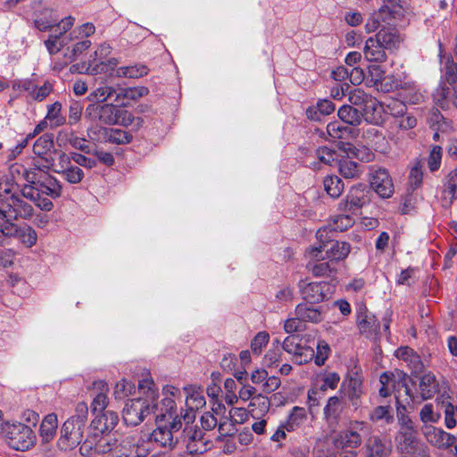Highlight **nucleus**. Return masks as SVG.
<instances>
[{"instance_id":"nucleus-14","label":"nucleus","mask_w":457,"mask_h":457,"mask_svg":"<svg viewBox=\"0 0 457 457\" xmlns=\"http://www.w3.org/2000/svg\"><path fill=\"white\" fill-rule=\"evenodd\" d=\"M322 251L325 252L327 259L330 261H342L350 253L351 246L347 242L335 241L328 245L312 248L311 253L313 257L318 258Z\"/></svg>"},{"instance_id":"nucleus-40","label":"nucleus","mask_w":457,"mask_h":457,"mask_svg":"<svg viewBox=\"0 0 457 457\" xmlns=\"http://www.w3.org/2000/svg\"><path fill=\"white\" fill-rule=\"evenodd\" d=\"M443 197L449 204L457 197V168L452 170L445 179Z\"/></svg>"},{"instance_id":"nucleus-34","label":"nucleus","mask_w":457,"mask_h":457,"mask_svg":"<svg viewBox=\"0 0 457 457\" xmlns=\"http://www.w3.org/2000/svg\"><path fill=\"white\" fill-rule=\"evenodd\" d=\"M171 423L170 428L167 427L158 426L151 434L149 442H154L162 447L172 446L174 445Z\"/></svg>"},{"instance_id":"nucleus-59","label":"nucleus","mask_w":457,"mask_h":457,"mask_svg":"<svg viewBox=\"0 0 457 457\" xmlns=\"http://www.w3.org/2000/svg\"><path fill=\"white\" fill-rule=\"evenodd\" d=\"M83 108V104L79 101L73 100L70 103L68 113V123L70 125H74L80 120Z\"/></svg>"},{"instance_id":"nucleus-20","label":"nucleus","mask_w":457,"mask_h":457,"mask_svg":"<svg viewBox=\"0 0 457 457\" xmlns=\"http://www.w3.org/2000/svg\"><path fill=\"white\" fill-rule=\"evenodd\" d=\"M112 450L111 439L102 436L99 439H86L79 447L80 454L85 457H95L98 453H106Z\"/></svg>"},{"instance_id":"nucleus-16","label":"nucleus","mask_w":457,"mask_h":457,"mask_svg":"<svg viewBox=\"0 0 457 457\" xmlns=\"http://www.w3.org/2000/svg\"><path fill=\"white\" fill-rule=\"evenodd\" d=\"M370 187L382 198H389L394 194L392 179L385 169H378L372 172Z\"/></svg>"},{"instance_id":"nucleus-13","label":"nucleus","mask_w":457,"mask_h":457,"mask_svg":"<svg viewBox=\"0 0 457 457\" xmlns=\"http://www.w3.org/2000/svg\"><path fill=\"white\" fill-rule=\"evenodd\" d=\"M75 18L72 16L63 18L58 24V30L49 35L48 38L45 41V46L50 54H57L66 45L63 40H61V37L71 30Z\"/></svg>"},{"instance_id":"nucleus-37","label":"nucleus","mask_w":457,"mask_h":457,"mask_svg":"<svg viewBox=\"0 0 457 457\" xmlns=\"http://www.w3.org/2000/svg\"><path fill=\"white\" fill-rule=\"evenodd\" d=\"M335 111V104L327 99L320 100L316 106L309 107L306 110V115L313 120H320L321 116L328 115Z\"/></svg>"},{"instance_id":"nucleus-19","label":"nucleus","mask_w":457,"mask_h":457,"mask_svg":"<svg viewBox=\"0 0 457 457\" xmlns=\"http://www.w3.org/2000/svg\"><path fill=\"white\" fill-rule=\"evenodd\" d=\"M4 237H16L26 247H32L37 244V234L36 230L29 226H17L14 222H8Z\"/></svg>"},{"instance_id":"nucleus-36","label":"nucleus","mask_w":457,"mask_h":457,"mask_svg":"<svg viewBox=\"0 0 457 457\" xmlns=\"http://www.w3.org/2000/svg\"><path fill=\"white\" fill-rule=\"evenodd\" d=\"M381 106L376 98L370 96L364 104L361 106V118L370 123H378L380 120L379 110Z\"/></svg>"},{"instance_id":"nucleus-30","label":"nucleus","mask_w":457,"mask_h":457,"mask_svg":"<svg viewBox=\"0 0 457 457\" xmlns=\"http://www.w3.org/2000/svg\"><path fill=\"white\" fill-rule=\"evenodd\" d=\"M434 98L442 108L447 107L450 102L457 108V84L452 88L445 85L439 86L434 94Z\"/></svg>"},{"instance_id":"nucleus-9","label":"nucleus","mask_w":457,"mask_h":457,"mask_svg":"<svg viewBox=\"0 0 457 457\" xmlns=\"http://www.w3.org/2000/svg\"><path fill=\"white\" fill-rule=\"evenodd\" d=\"M100 122L105 125H120L128 127L135 117L127 110H121L112 104L100 105Z\"/></svg>"},{"instance_id":"nucleus-1","label":"nucleus","mask_w":457,"mask_h":457,"mask_svg":"<svg viewBox=\"0 0 457 457\" xmlns=\"http://www.w3.org/2000/svg\"><path fill=\"white\" fill-rule=\"evenodd\" d=\"M138 388L142 395L128 400L122 411L124 422L129 426L140 424L157 408L158 393L154 381L148 378L140 380Z\"/></svg>"},{"instance_id":"nucleus-46","label":"nucleus","mask_w":457,"mask_h":457,"mask_svg":"<svg viewBox=\"0 0 457 457\" xmlns=\"http://www.w3.org/2000/svg\"><path fill=\"white\" fill-rule=\"evenodd\" d=\"M324 189L333 198H337L343 193L345 185L337 176H328L323 181Z\"/></svg>"},{"instance_id":"nucleus-58","label":"nucleus","mask_w":457,"mask_h":457,"mask_svg":"<svg viewBox=\"0 0 457 457\" xmlns=\"http://www.w3.org/2000/svg\"><path fill=\"white\" fill-rule=\"evenodd\" d=\"M96 32V27L92 22H86L76 27L70 34V39L88 37Z\"/></svg>"},{"instance_id":"nucleus-61","label":"nucleus","mask_w":457,"mask_h":457,"mask_svg":"<svg viewBox=\"0 0 457 457\" xmlns=\"http://www.w3.org/2000/svg\"><path fill=\"white\" fill-rule=\"evenodd\" d=\"M275 343L277 345L271 349L269 350V352L264 356V364L267 367H272L274 365H277L280 360L282 352L279 347L280 342L279 340H276Z\"/></svg>"},{"instance_id":"nucleus-49","label":"nucleus","mask_w":457,"mask_h":457,"mask_svg":"<svg viewBox=\"0 0 457 457\" xmlns=\"http://www.w3.org/2000/svg\"><path fill=\"white\" fill-rule=\"evenodd\" d=\"M395 104L397 106L398 110L393 114L402 115L398 120V127L404 130L413 129L417 125L416 118L411 114L403 115L406 107L402 102H395Z\"/></svg>"},{"instance_id":"nucleus-22","label":"nucleus","mask_w":457,"mask_h":457,"mask_svg":"<svg viewBox=\"0 0 457 457\" xmlns=\"http://www.w3.org/2000/svg\"><path fill=\"white\" fill-rule=\"evenodd\" d=\"M366 202V193L363 185L352 187L344 203L339 204L341 210L354 212Z\"/></svg>"},{"instance_id":"nucleus-4","label":"nucleus","mask_w":457,"mask_h":457,"mask_svg":"<svg viewBox=\"0 0 457 457\" xmlns=\"http://www.w3.org/2000/svg\"><path fill=\"white\" fill-rule=\"evenodd\" d=\"M1 433L6 444L17 451H26L33 447L37 436L30 425L21 422H5L1 426Z\"/></svg>"},{"instance_id":"nucleus-7","label":"nucleus","mask_w":457,"mask_h":457,"mask_svg":"<svg viewBox=\"0 0 457 457\" xmlns=\"http://www.w3.org/2000/svg\"><path fill=\"white\" fill-rule=\"evenodd\" d=\"M183 441L186 444L187 453L191 455L202 454L212 446L211 440L205 437L203 431L190 425V423H186L183 429Z\"/></svg>"},{"instance_id":"nucleus-25","label":"nucleus","mask_w":457,"mask_h":457,"mask_svg":"<svg viewBox=\"0 0 457 457\" xmlns=\"http://www.w3.org/2000/svg\"><path fill=\"white\" fill-rule=\"evenodd\" d=\"M375 40L380 44L386 50H392L396 48L400 42L401 37L397 30L393 28L381 29L374 37Z\"/></svg>"},{"instance_id":"nucleus-54","label":"nucleus","mask_w":457,"mask_h":457,"mask_svg":"<svg viewBox=\"0 0 457 457\" xmlns=\"http://www.w3.org/2000/svg\"><path fill=\"white\" fill-rule=\"evenodd\" d=\"M18 195L17 187L7 179L0 181V200L5 203V206Z\"/></svg>"},{"instance_id":"nucleus-53","label":"nucleus","mask_w":457,"mask_h":457,"mask_svg":"<svg viewBox=\"0 0 457 457\" xmlns=\"http://www.w3.org/2000/svg\"><path fill=\"white\" fill-rule=\"evenodd\" d=\"M270 399L262 394H257L248 405L249 412L253 417L255 416L256 409H259L260 412H267L270 409Z\"/></svg>"},{"instance_id":"nucleus-21","label":"nucleus","mask_w":457,"mask_h":457,"mask_svg":"<svg viewBox=\"0 0 457 457\" xmlns=\"http://www.w3.org/2000/svg\"><path fill=\"white\" fill-rule=\"evenodd\" d=\"M361 130L343 124L341 121H332L327 125V133L330 140L337 139H355L359 137Z\"/></svg>"},{"instance_id":"nucleus-32","label":"nucleus","mask_w":457,"mask_h":457,"mask_svg":"<svg viewBox=\"0 0 457 457\" xmlns=\"http://www.w3.org/2000/svg\"><path fill=\"white\" fill-rule=\"evenodd\" d=\"M368 457H387L390 453V443L377 436H370L367 443Z\"/></svg>"},{"instance_id":"nucleus-15","label":"nucleus","mask_w":457,"mask_h":457,"mask_svg":"<svg viewBox=\"0 0 457 457\" xmlns=\"http://www.w3.org/2000/svg\"><path fill=\"white\" fill-rule=\"evenodd\" d=\"M419 388L421 399L428 400L433 398L442 390L445 392L447 385L444 380H438L434 373L428 371L420 377Z\"/></svg>"},{"instance_id":"nucleus-57","label":"nucleus","mask_w":457,"mask_h":457,"mask_svg":"<svg viewBox=\"0 0 457 457\" xmlns=\"http://www.w3.org/2000/svg\"><path fill=\"white\" fill-rule=\"evenodd\" d=\"M134 390L135 386L130 381L127 379H121L119 382H117L114 387L113 395L115 398L122 399L131 395L134 392Z\"/></svg>"},{"instance_id":"nucleus-64","label":"nucleus","mask_w":457,"mask_h":457,"mask_svg":"<svg viewBox=\"0 0 457 457\" xmlns=\"http://www.w3.org/2000/svg\"><path fill=\"white\" fill-rule=\"evenodd\" d=\"M315 154L320 162L328 165H332L337 158V152L327 146L318 148Z\"/></svg>"},{"instance_id":"nucleus-43","label":"nucleus","mask_w":457,"mask_h":457,"mask_svg":"<svg viewBox=\"0 0 457 457\" xmlns=\"http://www.w3.org/2000/svg\"><path fill=\"white\" fill-rule=\"evenodd\" d=\"M98 425L96 426L101 432L112 430L118 424L119 416L112 411H103L96 415Z\"/></svg>"},{"instance_id":"nucleus-26","label":"nucleus","mask_w":457,"mask_h":457,"mask_svg":"<svg viewBox=\"0 0 457 457\" xmlns=\"http://www.w3.org/2000/svg\"><path fill=\"white\" fill-rule=\"evenodd\" d=\"M124 447L129 446V451L124 452L123 455L130 457H147L151 452V442L141 439L135 440L131 437H126L123 440Z\"/></svg>"},{"instance_id":"nucleus-41","label":"nucleus","mask_w":457,"mask_h":457,"mask_svg":"<svg viewBox=\"0 0 457 457\" xmlns=\"http://www.w3.org/2000/svg\"><path fill=\"white\" fill-rule=\"evenodd\" d=\"M337 115L342 122L352 126H358L361 122V113L351 105H343L339 108Z\"/></svg>"},{"instance_id":"nucleus-6","label":"nucleus","mask_w":457,"mask_h":457,"mask_svg":"<svg viewBox=\"0 0 457 457\" xmlns=\"http://www.w3.org/2000/svg\"><path fill=\"white\" fill-rule=\"evenodd\" d=\"M285 352L292 355V361L298 364H305L314 357L313 346L307 345L298 336H288L282 344Z\"/></svg>"},{"instance_id":"nucleus-52","label":"nucleus","mask_w":457,"mask_h":457,"mask_svg":"<svg viewBox=\"0 0 457 457\" xmlns=\"http://www.w3.org/2000/svg\"><path fill=\"white\" fill-rule=\"evenodd\" d=\"M394 374L384 372L379 377V383L381 385L378 393L382 397L389 396L395 388Z\"/></svg>"},{"instance_id":"nucleus-44","label":"nucleus","mask_w":457,"mask_h":457,"mask_svg":"<svg viewBox=\"0 0 457 457\" xmlns=\"http://www.w3.org/2000/svg\"><path fill=\"white\" fill-rule=\"evenodd\" d=\"M344 408L342 400L338 396L328 398L324 408V415L328 420H337Z\"/></svg>"},{"instance_id":"nucleus-48","label":"nucleus","mask_w":457,"mask_h":457,"mask_svg":"<svg viewBox=\"0 0 457 457\" xmlns=\"http://www.w3.org/2000/svg\"><path fill=\"white\" fill-rule=\"evenodd\" d=\"M338 170L340 174L345 179L358 178L361 174L359 163L348 159L339 162Z\"/></svg>"},{"instance_id":"nucleus-12","label":"nucleus","mask_w":457,"mask_h":457,"mask_svg":"<svg viewBox=\"0 0 457 457\" xmlns=\"http://www.w3.org/2000/svg\"><path fill=\"white\" fill-rule=\"evenodd\" d=\"M24 198L21 189V195L18 194L15 197H12V201H9V204L5 206L8 222H13L19 219L29 220L33 216L34 209Z\"/></svg>"},{"instance_id":"nucleus-3","label":"nucleus","mask_w":457,"mask_h":457,"mask_svg":"<svg viewBox=\"0 0 457 457\" xmlns=\"http://www.w3.org/2000/svg\"><path fill=\"white\" fill-rule=\"evenodd\" d=\"M88 407L80 402L76 405L75 413L62 426L57 446L62 451H70L77 447L82 441L84 428L87 424Z\"/></svg>"},{"instance_id":"nucleus-62","label":"nucleus","mask_w":457,"mask_h":457,"mask_svg":"<svg viewBox=\"0 0 457 457\" xmlns=\"http://www.w3.org/2000/svg\"><path fill=\"white\" fill-rule=\"evenodd\" d=\"M270 340L269 333L265 331L259 332L251 343V348L254 354L259 355L262 350L267 345Z\"/></svg>"},{"instance_id":"nucleus-5","label":"nucleus","mask_w":457,"mask_h":457,"mask_svg":"<svg viewBox=\"0 0 457 457\" xmlns=\"http://www.w3.org/2000/svg\"><path fill=\"white\" fill-rule=\"evenodd\" d=\"M32 165L37 171H49L54 166V144L52 134H44L33 145Z\"/></svg>"},{"instance_id":"nucleus-38","label":"nucleus","mask_w":457,"mask_h":457,"mask_svg":"<svg viewBox=\"0 0 457 457\" xmlns=\"http://www.w3.org/2000/svg\"><path fill=\"white\" fill-rule=\"evenodd\" d=\"M149 69L144 64L121 66L116 70L113 77L125 79H137L147 75Z\"/></svg>"},{"instance_id":"nucleus-35","label":"nucleus","mask_w":457,"mask_h":457,"mask_svg":"<svg viewBox=\"0 0 457 457\" xmlns=\"http://www.w3.org/2000/svg\"><path fill=\"white\" fill-rule=\"evenodd\" d=\"M37 171V170H34V167L29 170L19 162H14L9 167V173L16 183L21 180H25L30 184L33 179H36Z\"/></svg>"},{"instance_id":"nucleus-29","label":"nucleus","mask_w":457,"mask_h":457,"mask_svg":"<svg viewBox=\"0 0 457 457\" xmlns=\"http://www.w3.org/2000/svg\"><path fill=\"white\" fill-rule=\"evenodd\" d=\"M96 388L99 390V392L93 398L91 403L92 412L96 415L102 413L108 404V397L107 393L109 391L108 385L103 381L99 380L94 383Z\"/></svg>"},{"instance_id":"nucleus-31","label":"nucleus","mask_w":457,"mask_h":457,"mask_svg":"<svg viewBox=\"0 0 457 457\" xmlns=\"http://www.w3.org/2000/svg\"><path fill=\"white\" fill-rule=\"evenodd\" d=\"M357 325L360 332L365 335L366 337H376L380 328L378 320L371 313H364L359 316Z\"/></svg>"},{"instance_id":"nucleus-8","label":"nucleus","mask_w":457,"mask_h":457,"mask_svg":"<svg viewBox=\"0 0 457 457\" xmlns=\"http://www.w3.org/2000/svg\"><path fill=\"white\" fill-rule=\"evenodd\" d=\"M298 287L302 297L310 303H320L331 294L330 285L324 281L309 282L307 279H302Z\"/></svg>"},{"instance_id":"nucleus-17","label":"nucleus","mask_w":457,"mask_h":457,"mask_svg":"<svg viewBox=\"0 0 457 457\" xmlns=\"http://www.w3.org/2000/svg\"><path fill=\"white\" fill-rule=\"evenodd\" d=\"M54 172L62 175V179L70 184H79L84 179L83 170L71 163V158L62 153L59 156V168L54 170Z\"/></svg>"},{"instance_id":"nucleus-51","label":"nucleus","mask_w":457,"mask_h":457,"mask_svg":"<svg viewBox=\"0 0 457 457\" xmlns=\"http://www.w3.org/2000/svg\"><path fill=\"white\" fill-rule=\"evenodd\" d=\"M370 419L372 421L385 420L386 423L390 424L394 420L392 408L389 405H380L374 408L370 414Z\"/></svg>"},{"instance_id":"nucleus-50","label":"nucleus","mask_w":457,"mask_h":457,"mask_svg":"<svg viewBox=\"0 0 457 457\" xmlns=\"http://www.w3.org/2000/svg\"><path fill=\"white\" fill-rule=\"evenodd\" d=\"M362 137L368 140L375 150H382V146L386 141L385 137L376 128H368L362 129Z\"/></svg>"},{"instance_id":"nucleus-11","label":"nucleus","mask_w":457,"mask_h":457,"mask_svg":"<svg viewBox=\"0 0 457 457\" xmlns=\"http://www.w3.org/2000/svg\"><path fill=\"white\" fill-rule=\"evenodd\" d=\"M364 422L354 421L344 432L340 433L335 440V445L342 449H353L361 443V431L364 429Z\"/></svg>"},{"instance_id":"nucleus-27","label":"nucleus","mask_w":457,"mask_h":457,"mask_svg":"<svg viewBox=\"0 0 457 457\" xmlns=\"http://www.w3.org/2000/svg\"><path fill=\"white\" fill-rule=\"evenodd\" d=\"M57 427L58 419L55 413H49L43 419L39 428V436L44 444H47L54 438Z\"/></svg>"},{"instance_id":"nucleus-55","label":"nucleus","mask_w":457,"mask_h":457,"mask_svg":"<svg viewBox=\"0 0 457 457\" xmlns=\"http://www.w3.org/2000/svg\"><path fill=\"white\" fill-rule=\"evenodd\" d=\"M420 418L423 423H436L440 420V413L434 410L432 403H427L421 408Z\"/></svg>"},{"instance_id":"nucleus-47","label":"nucleus","mask_w":457,"mask_h":457,"mask_svg":"<svg viewBox=\"0 0 457 457\" xmlns=\"http://www.w3.org/2000/svg\"><path fill=\"white\" fill-rule=\"evenodd\" d=\"M120 63L119 59L115 57L107 58L104 61L99 62L91 68V74L97 73H108L110 76L114 75L116 73V70L119 68L118 64Z\"/></svg>"},{"instance_id":"nucleus-24","label":"nucleus","mask_w":457,"mask_h":457,"mask_svg":"<svg viewBox=\"0 0 457 457\" xmlns=\"http://www.w3.org/2000/svg\"><path fill=\"white\" fill-rule=\"evenodd\" d=\"M386 51L372 37L366 40L363 47L364 57L370 62H384L387 58Z\"/></svg>"},{"instance_id":"nucleus-39","label":"nucleus","mask_w":457,"mask_h":457,"mask_svg":"<svg viewBox=\"0 0 457 457\" xmlns=\"http://www.w3.org/2000/svg\"><path fill=\"white\" fill-rule=\"evenodd\" d=\"M46 120L49 121V128L54 129L66 123V118L62 113V104L54 102L47 105Z\"/></svg>"},{"instance_id":"nucleus-45","label":"nucleus","mask_w":457,"mask_h":457,"mask_svg":"<svg viewBox=\"0 0 457 457\" xmlns=\"http://www.w3.org/2000/svg\"><path fill=\"white\" fill-rule=\"evenodd\" d=\"M416 437V431L414 428L407 429H400L397 433L395 440L397 442L398 447L402 451L410 452L413 449V444Z\"/></svg>"},{"instance_id":"nucleus-2","label":"nucleus","mask_w":457,"mask_h":457,"mask_svg":"<svg viewBox=\"0 0 457 457\" xmlns=\"http://www.w3.org/2000/svg\"><path fill=\"white\" fill-rule=\"evenodd\" d=\"M62 192V184L48 171H38L36 179L22 187V195L45 212H50L54 208L52 199L59 198Z\"/></svg>"},{"instance_id":"nucleus-63","label":"nucleus","mask_w":457,"mask_h":457,"mask_svg":"<svg viewBox=\"0 0 457 457\" xmlns=\"http://www.w3.org/2000/svg\"><path fill=\"white\" fill-rule=\"evenodd\" d=\"M353 225V219L349 215H338L328 224L330 230L344 231Z\"/></svg>"},{"instance_id":"nucleus-18","label":"nucleus","mask_w":457,"mask_h":457,"mask_svg":"<svg viewBox=\"0 0 457 457\" xmlns=\"http://www.w3.org/2000/svg\"><path fill=\"white\" fill-rule=\"evenodd\" d=\"M155 411H159V413L156 414V420L162 421L167 420L169 423H171V428L178 431L181 428V418H179L177 415V408L175 401L171 397H165L162 401V404L159 407L154 409Z\"/></svg>"},{"instance_id":"nucleus-56","label":"nucleus","mask_w":457,"mask_h":457,"mask_svg":"<svg viewBox=\"0 0 457 457\" xmlns=\"http://www.w3.org/2000/svg\"><path fill=\"white\" fill-rule=\"evenodd\" d=\"M404 392L407 396L404 401L400 399L401 396L399 395H395L397 419L400 418V416L406 415V405H411V403L414 402L415 397L411 395V389L406 386H404Z\"/></svg>"},{"instance_id":"nucleus-10","label":"nucleus","mask_w":457,"mask_h":457,"mask_svg":"<svg viewBox=\"0 0 457 457\" xmlns=\"http://www.w3.org/2000/svg\"><path fill=\"white\" fill-rule=\"evenodd\" d=\"M187 393L186 399V405L187 409L182 415V419L185 423H191L195 420V411L198 409L203 408L206 402L204 395V390L195 386H189L185 387Z\"/></svg>"},{"instance_id":"nucleus-33","label":"nucleus","mask_w":457,"mask_h":457,"mask_svg":"<svg viewBox=\"0 0 457 457\" xmlns=\"http://www.w3.org/2000/svg\"><path fill=\"white\" fill-rule=\"evenodd\" d=\"M307 411L305 408L295 406L290 411L287 419L285 422L287 431H295L300 428L307 420Z\"/></svg>"},{"instance_id":"nucleus-60","label":"nucleus","mask_w":457,"mask_h":457,"mask_svg":"<svg viewBox=\"0 0 457 457\" xmlns=\"http://www.w3.org/2000/svg\"><path fill=\"white\" fill-rule=\"evenodd\" d=\"M53 90V87L49 82H45L43 86L37 87L33 85V89L29 93V96L35 100L41 102L46 98Z\"/></svg>"},{"instance_id":"nucleus-42","label":"nucleus","mask_w":457,"mask_h":457,"mask_svg":"<svg viewBox=\"0 0 457 457\" xmlns=\"http://www.w3.org/2000/svg\"><path fill=\"white\" fill-rule=\"evenodd\" d=\"M114 93H116L114 87L103 83L90 92L87 99L90 102L104 103L111 98Z\"/></svg>"},{"instance_id":"nucleus-23","label":"nucleus","mask_w":457,"mask_h":457,"mask_svg":"<svg viewBox=\"0 0 457 457\" xmlns=\"http://www.w3.org/2000/svg\"><path fill=\"white\" fill-rule=\"evenodd\" d=\"M425 436L432 445L437 448H448L455 443V436L443 429L428 427L425 430Z\"/></svg>"},{"instance_id":"nucleus-28","label":"nucleus","mask_w":457,"mask_h":457,"mask_svg":"<svg viewBox=\"0 0 457 457\" xmlns=\"http://www.w3.org/2000/svg\"><path fill=\"white\" fill-rule=\"evenodd\" d=\"M295 314L303 322L319 323L324 319L320 307H313L308 303H299L295 307Z\"/></svg>"}]
</instances>
